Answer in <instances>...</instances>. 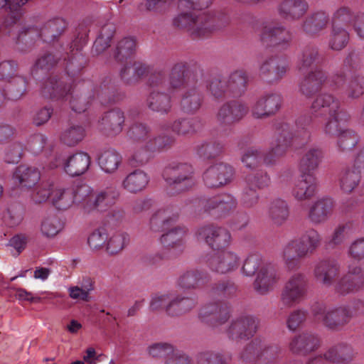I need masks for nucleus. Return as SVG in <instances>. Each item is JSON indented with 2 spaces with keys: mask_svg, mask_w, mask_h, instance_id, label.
Returning <instances> with one entry per match:
<instances>
[{
  "mask_svg": "<svg viewBox=\"0 0 364 364\" xmlns=\"http://www.w3.org/2000/svg\"><path fill=\"white\" fill-rule=\"evenodd\" d=\"M193 174L191 164L172 161L167 164L162 172L167 193L176 196L191 189L194 185Z\"/></svg>",
  "mask_w": 364,
  "mask_h": 364,
  "instance_id": "nucleus-1",
  "label": "nucleus"
},
{
  "mask_svg": "<svg viewBox=\"0 0 364 364\" xmlns=\"http://www.w3.org/2000/svg\"><path fill=\"white\" fill-rule=\"evenodd\" d=\"M311 109L314 112H318L320 115L328 114L331 117L343 109L341 107L340 102L333 95L323 94L317 96L313 102Z\"/></svg>",
  "mask_w": 364,
  "mask_h": 364,
  "instance_id": "nucleus-27",
  "label": "nucleus"
},
{
  "mask_svg": "<svg viewBox=\"0 0 364 364\" xmlns=\"http://www.w3.org/2000/svg\"><path fill=\"white\" fill-rule=\"evenodd\" d=\"M333 210V200L323 198L318 200L310 208L309 217L314 223L324 222Z\"/></svg>",
  "mask_w": 364,
  "mask_h": 364,
  "instance_id": "nucleus-43",
  "label": "nucleus"
},
{
  "mask_svg": "<svg viewBox=\"0 0 364 364\" xmlns=\"http://www.w3.org/2000/svg\"><path fill=\"white\" fill-rule=\"evenodd\" d=\"M282 350L277 344L262 343L258 360L264 364H273L280 356Z\"/></svg>",
  "mask_w": 364,
  "mask_h": 364,
  "instance_id": "nucleus-62",
  "label": "nucleus"
},
{
  "mask_svg": "<svg viewBox=\"0 0 364 364\" xmlns=\"http://www.w3.org/2000/svg\"><path fill=\"white\" fill-rule=\"evenodd\" d=\"M362 171L354 166L343 171L340 174V186L345 193H351L360 183Z\"/></svg>",
  "mask_w": 364,
  "mask_h": 364,
  "instance_id": "nucleus-45",
  "label": "nucleus"
},
{
  "mask_svg": "<svg viewBox=\"0 0 364 364\" xmlns=\"http://www.w3.org/2000/svg\"><path fill=\"white\" fill-rule=\"evenodd\" d=\"M282 99L277 93H269L260 97L252 107V114L258 119L275 114L281 108Z\"/></svg>",
  "mask_w": 364,
  "mask_h": 364,
  "instance_id": "nucleus-14",
  "label": "nucleus"
},
{
  "mask_svg": "<svg viewBox=\"0 0 364 364\" xmlns=\"http://www.w3.org/2000/svg\"><path fill=\"white\" fill-rule=\"evenodd\" d=\"M353 349L347 343H338L330 348L325 353L324 357L326 360L331 363H344L348 362L353 357Z\"/></svg>",
  "mask_w": 364,
  "mask_h": 364,
  "instance_id": "nucleus-44",
  "label": "nucleus"
},
{
  "mask_svg": "<svg viewBox=\"0 0 364 364\" xmlns=\"http://www.w3.org/2000/svg\"><path fill=\"white\" fill-rule=\"evenodd\" d=\"M338 146L341 151H351L358 143L359 137L350 129H344L338 136Z\"/></svg>",
  "mask_w": 364,
  "mask_h": 364,
  "instance_id": "nucleus-64",
  "label": "nucleus"
},
{
  "mask_svg": "<svg viewBox=\"0 0 364 364\" xmlns=\"http://www.w3.org/2000/svg\"><path fill=\"white\" fill-rule=\"evenodd\" d=\"M196 301L192 297L178 296L171 299V304L168 307V315L170 316H180L193 309Z\"/></svg>",
  "mask_w": 364,
  "mask_h": 364,
  "instance_id": "nucleus-50",
  "label": "nucleus"
},
{
  "mask_svg": "<svg viewBox=\"0 0 364 364\" xmlns=\"http://www.w3.org/2000/svg\"><path fill=\"white\" fill-rule=\"evenodd\" d=\"M208 282L207 273L198 269L186 271L178 279V284L183 289H197Z\"/></svg>",
  "mask_w": 364,
  "mask_h": 364,
  "instance_id": "nucleus-36",
  "label": "nucleus"
},
{
  "mask_svg": "<svg viewBox=\"0 0 364 364\" xmlns=\"http://www.w3.org/2000/svg\"><path fill=\"white\" fill-rule=\"evenodd\" d=\"M242 270L244 274L252 277L257 272V277L254 282V288L260 294H264L269 290L274 283L276 273L274 267L264 264L259 254L250 255L245 260Z\"/></svg>",
  "mask_w": 364,
  "mask_h": 364,
  "instance_id": "nucleus-2",
  "label": "nucleus"
},
{
  "mask_svg": "<svg viewBox=\"0 0 364 364\" xmlns=\"http://www.w3.org/2000/svg\"><path fill=\"white\" fill-rule=\"evenodd\" d=\"M230 317V306L227 301H218L203 306L199 318L203 323L215 327L225 323Z\"/></svg>",
  "mask_w": 364,
  "mask_h": 364,
  "instance_id": "nucleus-6",
  "label": "nucleus"
},
{
  "mask_svg": "<svg viewBox=\"0 0 364 364\" xmlns=\"http://www.w3.org/2000/svg\"><path fill=\"white\" fill-rule=\"evenodd\" d=\"M28 0H0V9L8 11L4 21L0 24V34L11 35L21 24L24 9L23 5Z\"/></svg>",
  "mask_w": 364,
  "mask_h": 364,
  "instance_id": "nucleus-5",
  "label": "nucleus"
},
{
  "mask_svg": "<svg viewBox=\"0 0 364 364\" xmlns=\"http://www.w3.org/2000/svg\"><path fill=\"white\" fill-rule=\"evenodd\" d=\"M177 220V215L169 216L164 210H159L150 219V228L154 232H163L176 224Z\"/></svg>",
  "mask_w": 364,
  "mask_h": 364,
  "instance_id": "nucleus-51",
  "label": "nucleus"
},
{
  "mask_svg": "<svg viewBox=\"0 0 364 364\" xmlns=\"http://www.w3.org/2000/svg\"><path fill=\"white\" fill-rule=\"evenodd\" d=\"M326 78L323 70H311L300 84L301 92L307 97H312L320 90Z\"/></svg>",
  "mask_w": 364,
  "mask_h": 364,
  "instance_id": "nucleus-29",
  "label": "nucleus"
},
{
  "mask_svg": "<svg viewBox=\"0 0 364 364\" xmlns=\"http://www.w3.org/2000/svg\"><path fill=\"white\" fill-rule=\"evenodd\" d=\"M353 312L348 306H341L328 310L323 318V325L331 331H341L347 325L351 318Z\"/></svg>",
  "mask_w": 364,
  "mask_h": 364,
  "instance_id": "nucleus-21",
  "label": "nucleus"
},
{
  "mask_svg": "<svg viewBox=\"0 0 364 364\" xmlns=\"http://www.w3.org/2000/svg\"><path fill=\"white\" fill-rule=\"evenodd\" d=\"M61 56L59 53L51 51H45L39 55L35 64L31 69V75L36 80L42 78L43 75L53 68L60 60Z\"/></svg>",
  "mask_w": 364,
  "mask_h": 364,
  "instance_id": "nucleus-24",
  "label": "nucleus"
},
{
  "mask_svg": "<svg viewBox=\"0 0 364 364\" xmlns=\"http://www.w3.org/2000/svg\"><path fill=\"white\" fill-rule=\"evenodd\" d=\"M229 21V17L224 12L216 11L204 13L198 16V26L200 27L197 32H200V38H205L225 27Z\"/></svg>",
  "mask_w": 364,
  "mask_h": 364,
  "instance_id": "nucleus-7",
  "label": "nucleus"
},
{
  "mask_svg": "<svg viewBox=\"0 0 364 364\" xmlns=\"http://www.w3.org/2000/svg\"><path fill=\"white\" fill-rule=\"evenodd\" d=\"M148 182L146 174L143 171L136 169L126 177L123 181V186L128 191L136 193L143 190Z\"/></svg>",
  "mask_w": 364,
  "mask_h": 364,
  "instance_id": "nucleus-52",
  "label": "nucleus"
},
{
  "mask_svg": "<svg viewBox=\"0 0 364 364\" xmlns=\"http://www.w3.org/2000/svg\"><path fill=\"white\" fill-rule=\"evenodd\" d=\"M269 215L274 224L280 225L284 223L289 215V207L286 201L280 198L273 200L269 209Z\"/></svg>",
  "mask_w": 364,
  "mask_h": 364,
  "instance_id": "nucleus-56",
  "label": "nucleus"
},
{
  "mask_svg": "<svg viewBox=\"0 0 364 364\" xmlns=\"http://www.w3.org/2000/svg\"><path fill=\"white\" fill-rule=\"evenodd\" d=\"M63 164V168L67 174L72 177L79 176L85 173L90 165V157L85 152H77L68 159H62L60 161Z\"/></svg>",
  "mask_w": 364,
  "mask_h": 364,
  "instance_id": "nucleus-23",
  "label": "nucleus"
},
{
  "mask_svg": "<svg viewBox=\"0 0 364 364\" xmlns=\"http://www.w3.org/2000/svg\"><path fill=\"white\" fill-rule=\"evenodd\" d=\"M163 232L160 237L161 242L164 247L169 249L176 248L182 245L186 231L183 228L174 224Z\"/></svg>",
  "mask_w": 364,
  "mask_h": 364,
  "instance_id": "nucleus-46",
  "label": "nucleus"
},
{
  "mask_svg": "<svg viewBox=\"0 0 364 364\" xmlns=\"http://www.w3.org/2000/svg\"><path fill=\"white\" fill-rule=\"evenodd\" d=\"M306 289V280L303 274H297L291 277L286 284L282 294L284 305L291 306L303 298Z\"/></svg>",
  "mask_w": 364,
  "mask_h": 364,
  "instance_id": "nucleus-10",
  "label": "nucleus"
},
{
  "mask_svg": "<svg viewBox=\"0 0 364 364\" xmlns=\"http://www.w3.org/2000/svg\"><path fill=\"white\" fill-rule=\"evenodd\" d=\"M287 63L280 56H271L260 66V76L269 83L279 81L287 72Z\"/></svg>",
  "mask_w": 364,
  "mask_h": 364,
  "instance_id": "nucleus-13",
  "label": "nucleus"
},
{
  "mask_svg": "<svg viewBox=\"0 0 364 364\" xmlns=\"http://www.w3.org/2000/svg\"><path fill=\"white\" fill-rule=\"evenodd\" d=\"M336 114L329 117L325 127V132L333 136H338L344 129L342 127L347 122L350 115L345 109H341Z\"/></svg>",
  "mask_w": 364,
  "mask_h": 364,
  "instance_id": "nucleus-58",
  "label": "nucleus"
},
{
  "mask_svg": "<svg viewBox=\"0 0 364 364\" xmlns=\"http://www.w3.org/2000/svg\"><path fill=\"white\" fill-rule=\"evenodd\" d=\"M13 178L22 187L31 188L39 181L41 174L38 168L22 164L16 168Z\"/></svg>",
  "mask_w": 364,
  "mask_h": 364,
  "instance_id": "nucleus-30",
  "label": "nucleus"
},
{
  "mask_svg": "<svg viewBox=\"0 0 364 364\" xmlns=\"http://www.w3.org/2000/svg\"><path fill=\"white\" fill-rule=\"evenodd\" d=\"M308 8L304 0H284L279 6V14L287 19H297L306 12Z\"/></svg>",
  "mask_w": 364,
  "mask_h": 364,
  "instance_id": "nucleus-33",
  "label": "nucleus"
},
{
  "mask_svg": "<svg viewBox=\"0 0 364 364\" xmlns=\"http://www.w3.org/2000/svg\"><path fill=\"white\" fill-rule=\"evenodd\" d=\"M146 102L150 109L161 114H167L171 109V97L163 92H151Z\"/></svg>",
  "mask_w": 364,
  "mask_h": 364,
  "instance_id": "nucleus-42",
  "label": "nucleus"
},
{
  "mask_svg": "<svg viewBox=\"0 0 364 364\" xmlns=\"http://www.w3.org/2000/svg\"><path fill=\"white\" fill-rule=\"evenodd\" d=\"M349 35L341 26H338L337 23H333L332 35L329 40V46L335 50H341L348 43Z\"/></svg>",
  "mask_w": 364,
  "mask_h": 364,
  "instance_id": "nucleus-61",
  "label": "nucleus"
},
{
  "mask_svg": "<svg viewBox=\"0 0 364 364\" xmlns=\"http://www.w3.org/2000/svg\"><path fill=\"white\" fill-rule=\"evenodd\" d=\"M71 195H73V203H80L85 200L87 196L90 198L91 196V194L90 195V187L86 185H82L77 186L75 188L67 191H58L52 199L53 204L58 209H65V208L58 205V203L64 198L70 196Z\"/></svg>",
  "mask_w": 364,
  "mask_h": 364,
  "instance_id": "nucleus-40",
  "label": "nucleus"
},
{
  "mask_svg": "<svg viewBox=\"0 0 364 364\" xmlns=\"http://www.w3.org/2000/svg\"><path fill=\"white\" fill-rule=\"evenodd\" d=\"M233 168L228 164L220 162L210 166L203 173V181L209 188H218L231 181Z\"/></svg>",
  "mask_w": 364,
  "mask_h": 364,
  "instance_id": "nucleus-8",
  "label": "nucleus"
},
{
  "mask_svg": "<svg viewBox=\"0 0 364 364\" xmlns=\"http://www.w3.org/2000/svg\"><path fill=\"white\" fill-rule=\"evenodd\" d=\"M227 83L228 90L233 97H239L242 95L247 90V77L245 72L236 70L229 77Z\"/></svg>",
  "mask_w": 364,
  "mask_h": 364,
  "instance_id": "nucleus-47",
  "label": "nucleus"
},
{
  "mask_svg": "<svg viewBox=\"0 0 364 364\" xmlns=\"http://www.w3.org/2000/svg\"><path fill=\"white\" fill-rule=\"evenodd\" d=\"M28 82L23 76H14L5 85V92L7 99L11 100H18L26 92Z\"/></svg>",
  "mask_w": 364,
  "mask_h": 364,
  "instance_id": "nucleus-53",
  "label": "nucleus"
},
{
  "mask_svg": "<svg viewBox=\"0 0 364 364\" xmlns=\"http://www.w3.org/2000/svg\"><path fill=\"white\" fill-rule=\"evenodd\" d=\"M339 266L334 260H322L314 269V275L318 282L326 286H330L338 277Z\"/></svg>",
  "mask_w": 364,
  "mask_h": 364,
  "instance_id": "nucleus-26",
  "label": "nucleus"
},
{
  "mask_svg": "<svg viewBox=\"0 0 364 364\" xmlns=\"http://www.w3.org/2000/svg\"><path fill=\"white\" fill-rule=\"evenodd\" d=\"M258 321L252 316L241 317L232 322L228 333L229 337L236 341H246L256 333Z\"/></svg>",
  "mask_w": 364,
  "mask_h": 364,
  "instance_id": "nucleus-11",
  "label": "nucleus"
},
{
  "mask_svg": "<svg viewBox=\"0 0 364 364\" xmlns=\"http://www.w3.org/2000/svg\"><path fill=\"white\" fill-rule=\"evenodd\" d=\"M173 25L178 28H188L190 30L193 38H200L198 28V16H193L191 10L181 11V13L173 18Z\"/></svg>",
  "mask_w": 364,
  "mask_h": 364,
  "instance_id": "nucleus-38",
  "label": "nucleus"
},
{
  "mask_svg": "<svg viewBox=\"0 0 364 364\" xmlns=\"http://www.w3.org/2000/svg\"><path fill=\"white\" fill-rule=\"evenodd\" d=\"M202 204L205 212L223 216L235 209L237 201L232 195L222 193L204 200Z\"/></svg>",
  "mask_w": 364,
  "mask_h": 364,
  "instance_id": "nucleus-9",
  "label": "nucleus"
},
{
  "mask_svg": "<svg viewBox=\"0 0 364 364\" xmlns=\"http://www.w3.org/2000/svg\"><path fill=\"white\" fill-rule=\"evenodd\" d=\"M117 86L110 76H106L102 80L97 97L102 105L114 103L119 100Z\"/></svg>",
  "mask_w": 364,
  "mask_h": 364,
  "instance_id": "nucleus-41",
  "label": "nucleus"
},
{
  "mask_svg": "<svg viewBox=\"0 0 364 364\" xmlns=\"http://www.w3.org/2000/svg\"><path fill=\"white\" fill-rule=\"evenodd\" d=\"M323 58L320 54L318 49L314 45L306 46L302 52V58L301 60V65L299 69L301 71L306 70L310 68L314 71L322 63Z\"/></svg>",
  "mask_w": 364,
  "mask_h": 364,
  "instance_id": "nucleus-34",
  "label": "nucleus"
},
{
  "mask_svg": "<svg viewBox=\"0 0 364 364\" xmlns=\"http://www.w3.org/2000/svg\"><path fill=\"white\" fill-rule=\"evenodd\" d=\"M328 21V15L323 11H318L308 16L304 21L302 28L306 33L315 34L323 30Z\"/></svg>",
  "mask_w": 364,
  "mask_h": 364,
  "instance_id": "nucleus-48",
  "label": "nucleus"
},
{
  "mask_svg": "<svg viewBox=\"0 0 364 364\" xmlns=\"http://www.w3.org/2000/svg\"><path fill=\"white\" fill-rule=\"evenodd\" d=\"M194 150L200 159L213 160L222 154L223 146L216 140H205L198 143Z\"/></svg>",
  "mask_w": 364,
  "mask_h": 364,
  "instance_id": "nucleus-37",
  "label": "nucleus"
},
{
  "mask_svg": "<svg viewBox=\"0 0 364 364\" xmlns=\"http://www.w3.org/2000/svg\"><path fill=\"white\" fill-rule=\"evenodd\" d=\"M136 48V39L132 37H125L117 43L113 50V58L117 63H128L127 60L134 56Z\"/></svg>",
  "mask_w": 364,
  "mask_h": 364,
  "instance_id": "nucleus-32",
  "label": "nucleus"
},
{
  "mask_svg": "<svg viewBox=\"0 0 364 364\" xmlns=\"http://www.w3.org/2000/svg\"><path fill=\"white\" fill-rule=\"evenodd\" d=\"M207 263L213 271L225 274L238 267V257L233 252L220 251L210 255Z\"/></svg>",
  "mask_w": 364,
  "mask_h": 364,
  "instance_id": "nucleus-19",
  "label": "nucleus"
},
{
  "mask_svg": "<svg viewBox=\"0 0 364 364\" xmlns=\"http://www.w3.org/2000/svg\"><path fill=\"white\" fill-rule=\"evenodd\" d=\"M323 159V152L318 148L310 149L301 159L299 171L301 173L314 174Z\"/></svg>",
  "mask_w": 364,
  "mask_h": 364,
  "instance_id": "nucleus-39",
  "label": "nucleus"
},
{
  "mask_svg": "<svg viewBox=\"0 0 364 364\" xmlns=\"http://www.w3.org/2000/svg\"><path fill=\"white\" fill-rule=\"evenodd\" d=\"M319 346L318 337L311 332H304L294 336L289 343L291 351L301 355H306L315 351Z\"/></svg>",
  "mask_w": 364,
  "mask_h": 364,
  "instance_id": "nucleus-22",
  "label": "nucleus"
},
{
  "mask_svg": "<svg viewBox=\"0 0 364 364\" xmlns=\"http://www.w3.org/2000/svg\"><path fill=\"white\" fill-rule=\"evenodd\" d=\"M198 234L213 250L220 252L219 250L227 247L230 244V234L226 229L220 227L205 226L199 230Z\"/></svg>",
  "mask_w": 364,
  "mask_h": 364,
  "instance_id": "nucleus-12",
  "label": "nucleus"
},
{
  "mask_svg": "<svg viewBox=\"0 0 364 364\" xmlns=\"http://www.w3.org/2000/svg\"><path fill=\"white\" fill-rule=\"evenodd\" d=\"M230 360V356L213 350L200 352L196 356L197 364H228Z\"/></svg>",
  "mask_w": 364,
  "mask_h": 364,
  "instance_id": "nucleus-63",
  "label": "nucleus"
},
{
  "mask_svg": "<svg viewBox=\"0 0 364 364\" xmlns=\"http://www.w3.org/2000/svg\"><path fill=\"white\" fill-rule=\"evenodd\" d=\"M316 190L317 179L314 174L301 173L292 193L298 200H305L312 197Z\"/></svg>",
  "mask_w": 364,
  "mask_h": 364,
  "instance_id": "nucleus-28",
  "label": "nucleus"
},
{
  "mask_svg": "<svg viewBox=\"0 0 364 364\" xmlns=\"http://www.w3.org/2000/svg\"><path fill=\"white\" fill-rule=\"evenodd\" d=\"M272 157L274 156L273 155H270V153L264 156V153L261 150L254 147H250L244 153L242 157V161L247 167L254 168L261 163L262 160H264L267 164L271 163Z\"/></svg>",
  "mask_w": 364,
  "mask_h": 364,
  "instance_id": "nucleus-57",
  "label": "nucleus"
},
{
  "mask_svg": "<svg viewBox=\"0 0 364 364\" xmlns=\"http://www.w3.org/2000/svg\"><path fill=\"white\" fill-rule=\"evenodd\" d=\"M114 199L110 191H104L91 194L87 203L93 209L102 212L114 203Z\"/></svg>",
  "mask_w": 364,
  "mask_h": 364,
  "instance_id": "nucleus-59",
  "label": "nucleus"
},
{
  "mask_svg": "<svg viewBox=\"0 0 364 364\" xmlns=\"http://www.w3.org/2000/svg\"><path fill=\"white\" fill-rule=\"evenodd\" d=\"M124 112L119 108L105 112L99 119V129L107 136H115L122 131Z\"/></svg>",
  "mask_w": 364,
  "mask_h": 364,
  "instance_id": "nucleus-16",
  "label": "nucleus"
},
{
  "mask_svg": "<svg viewBox=\"0 0 364 364\" xmlns=\"http://www.w3.org/2000/svg\"><path fill=\"white\" fill-rule=\"evenodd\" d=\"M292 36L283 26H266L261 33V41L266 47L286 48Z\"/></svg>",
  "mask_w": 364,
  "mask_h": 364,
  "instance_id": "nucleus-15",
  "label": "nucleus"
},
{
  "mask_svg": "<svg viewBox=\"0 0 364 364\" xmlns=\"http://www.w3.org/2000/svg\"><path fill=\"white\" fill-rule=\"evenodd\" d=\"M176 139L168 134H159L148 140L145 149L150 152H161L171 149L175 144Z\"/></svg>",
  "mask_w": 364,
  "mask_h": 364,
  "instance_id": "nucleus-55",
  "label": "nucleus"
},
{
  "mask_svg": "<svg viewBox=\"0 0 364 364\" xmlns=\"http://www.w3.org/2000/svg\"><path fill=\"white\" fill-rule=\"evenodd\" d=\"M364 287V274L359 267L350 268L337 283L336 290L341 294H347L358 291Z\"/></svg>",
  "mask_w": 364,
  "mask_h": 364,
  "instance_id": "nucleus-20",
  "label": "nucleus"
},
{
  "mask_svg": "<svg viewBox=\"0 0 364 364\" xmlns=\"http://www.w3.org/2000/svg\"><path fill=\"white\" fill-rule=\"evenodd\" d=\"M68 92L66 85L56 76H52L43 83L41 88V95L44 98L52 100L61 99L68 100Z\"/></svg>",
  "mask_w": 364,
  "mask_h": 364,
  "instance_id": "nucleus-25",
  "label": "nucleus"
},
{
  "mask_svg": "<svg viewBox=\"0 0 364 364\" xmlns=\"http://www.w3.org/2000/svg\"><path fill=\"white\" fill-rule=\"evenodd\" d=\"M85 136V129L80 125L71 122L69 127L61 134V141L68 146H74L81 141Z\"/></svg>",
  "mask_w": 364,
  "mask_h": 364,
  "instance_id": "nucleus-54",
  "label": "nucleus"
},
{
  "mask_svg": "<svg viewBox=\"0 0 364 364\" xmlns=\"http://www.w3.org/2000/svg\"><path fill=\"white\" fill-rule=\"evenodd\" d=\"M98 164L106 173H114L122 163V156L114 149L103 151L97 158Z\"/></svg>",
  "mask_w": 364,
  "mask_h": 364,
  "instance_id": "nucleus-49",
  "label": "nucleus"
},
{
  "mask_svg": "<svg viewBox=\"0 0 364 364\" xmlns=\"http://www.w3.org/2000/svg\"><path fill=\"white\" fill-rule=\"evenodd\" d=\"M301 257L312 254L320 245L321 237L318 233L311 229L306 232L299 240L294 241Z\"/></svg>",
  "mask_w": 364,
  "mask_h": 364,
  "instance_id": "nucleus-35",
  "label": "nucleus"
},
{
  "mask_svg": "<svg viewBox=\"0 0 364 364\" xmlns=\"http://www.w3.org/2000/svg\"><path fill=\"white\" fill-rule=\"evenodd\" d=\"M203 102V95L200 90L198 82L188 86L183 90L180 101L181 110L188 114L196 113L201 107Z\"/></svg>",
  "mask_w": 364,
  "mask_h": 364,
  "instance_id": "nucleus-18",
  "label": "nucleus"
},
{
  "mask_svg": "<svg viewBox=\"0 0 364 364\" xmlns=\"http://www.w3.org/2000/svg\"><path fill=\"white\" fill-rule=\"evenodd\" d=\"M277 136L272 147L270 155L274 156H282L291 145L293 139V132L288 124H282L277 129Z\"/></svg>",
  "mask_w": 364,
  "mask_h": 364,
  "instance_id": "nucleus-31",
  "label": "nucleus"
},
{
  "mask_svg": "<svg viewBox=\"0 0 364 364\" xmlns=\"http://www.w3.org/2000/svg\"><path fill=\"white\" fill-rule=\"evenodd\" d=\"M247 112L248 107L242 102L231 100L220 108L217 119L220 124L230 125L240 121Z\"/></svg>",
  "mask_w": 364,
  "mask_h": 364,
  "instance_id": "nucleus-17",
  "label": "nucleus"
},
{
  "mask_svg": "<svg viewBox=\"0 0 364 364\" xmlns=\"http://www.w3.org/2000/svg\"><path fill=\"white\" fill-rule=\"evenodd\" d=\"M205 77V70L197 62H179L171 68L170 87L173 90H185Z\"/></svg>",
  "mask_w": 364,
  "mask_h": 364,
  "instance_id": "nucleus-3",
  "label": "nucleus"
},
{
  "mask_svg": "<svg viewBox=\"0 0 364 364\" xmlns=\"http://www.w3.org/2000/svg\"><path fill=\"white\" fill-rule=\"evenodd\" d=\"M87 58L82 53H72L66 63L65 70L71 77H77L86 66Z\"/></svg>",
  "mask_w": 364,
  "mask_h": 364,
  "instance_id": "nucleus-60",
  "label": "nucleus"
},
{
  "mask_svg": "<svg viewBox=\"0 0 364 364\" xmlns=\"http://www.w3.org/2000/svg\"><path fill=\"white\" fill-rule=\"evenodd\" d=\"M67 23L64 19L60 18H54L48 21L41 29L39 36L44 42L50 43L58 38L65 30ZM17 33V43H25L26 45L33 43V36H29L32 33L34 36L38 35L37 30L34 27L24 28L23 30H16Z\"/></svg>",
  "mask_w": 364,
  "mask_h": 364,
  "instance_id": "nucleus-4",
  "label": "nucleus"
}]
</instances>
